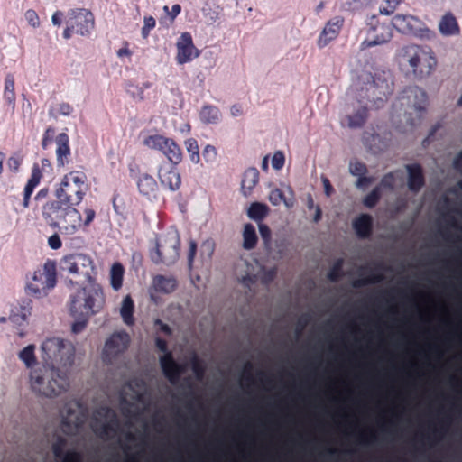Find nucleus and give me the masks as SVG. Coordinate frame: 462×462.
Here are the masks:
<instances>
[{
  "instance_id": "5701e85b",
  "label": "nucleus",
  "mask_w": 462,
  "mask_h": 462,
  "mask_svg": "<svg viewBox=\"0 0 462 462\" xmlns=\"http://www.w3.org/2000/svg\"><path fill=\"white\" fill-rule=\"evenodd\" d=\"M55 143L57 166L64 167L70 161L69 137L66 133H60L56 136Z\"/></svg>"
},
{
  "instance_id": "c9c22d12",
  "label": "nucleus",
  "mask_w": 462,
  "mask_h": 462,
  "mask_svg": "<svg viewBox=\"0 0 462 462\" xmlns=\"http://www.w3.org/2000/svg\"><path fill=\"white\" fill-rule=\"evenodd\" d=\"M169 143L163 154L173 165H178L182 160L181 148L173 139Z\"/></svg>"
},
{
  "instance_id": "b1692460",
  "label": "nucleus",
  "mask_w": 462,
  "mask_h": 462,
  "mask_svg": "<svg viewBox=\"0 0 462 462\" xmlns=\"http://www.w3.org/2000/svg\"><path fill=\"white\" fill-rule=\"evenodd\" d=\"M353 228L359 238H368L373 232V217L369 214H361L353 221Z\"/></svg>"
},
{
  "instance_id": "603ef678",
  "label": "nucleus",
  "mask_w": 462,
  "mask_h": 462,
  "mask_svg": "<svg viewBox=\"0 0 462 462\" xmlns=\"http://www.w3.org/2000/svg\"><path fill=\"white\" fill-rule=\"evenodd\" d=\"M156 25V21L152 16L144 17V24L142 28V36L147 38L151 30Z\"/></svg>"
},
{
  "instance_id": "e433bc0d",
  "label": "nucleus",
  "mask_w": 462,
  "mask_h": 462,
  "mask_svg": "<svg viewBox=\"0 0 462 462\" xmlns=\"http://www.w3.org/2000/svg\"><path fill=\"white\" fill-rule=\"evenodd\" d=\"M368 117V109L366 107L359 108L354 115L347 116L348 125L351 128L362 127Z\"/></svg>"
},
{
  "instance_id": "a18cd8bd",
  "label": "nucleus",
  "mask_w": 462,
  "mask_h": 462,
  "mask_svg": "<svg viewBox=\"0 0 462 462\" xmlns=\"http://www.w3.org/2000/svg\"><path fill=\"white\" fill-rule=\"evenodd\" d=\"M164 138L165 136L161 134H152L145 137L143 143L146 147L159 151V149L162 148V143Z\"/></svg>"
},
{
  "instance_id": "49530a36",
  "label": "nucleus",
  "mask_w": 462,
  "mask_h": 462,
  "mask_svg": "<svg viewBox=\"0 0 462 462\" xmlns=\"http://www.w3.org/2000/svg\"><path fill=\"white\" fill-rule=\"evenodd\" d=\"M76 320L71 326V330L74 334L82 332L88 322L90 317H85L80 315H71Z\"/></svg>"
},
{
  "instance_id": "473e14b6",
  "label": "nucleus",
  "mask_w": 462,
  "mask_h": 462,
  "mask_svg": "<svg viewBox=\"0 0 462 462\" xmlns=\"http://www.w3.org/2000/svg\"><path fill=\"white\" fill-rule=\"evenodd\" d=\"M258 237L254 226L248 223L244 226L243 231V247L251 250L256 246Z\"/></svg>"
},
{
  "instance_id": "8fccbe9b",
  "label": "nucleus",
  "mask_w": 462,
  "mask_h": 462,
  "mask_svg": "<svg viewBox=\"0 0 462 462\" xmlns=\"http://www.w3.org/2000/svg\"><path fill=\"white\" fill-rule=\"evenodd\" d=\"M202 156L207 162H212L217 159V151L215 146L208 144L202 151Z\"/></svg>"
},
{
  "instance_id": "aec40b11",
  "label": "nucleus",
  "mask_w": 462,
  "mask_h": 462,
  "mask_svg": "<svg viewBox=\"0 0 462 462\" xmlns=\"http://www.w3.org/2000/svg\"><path fill=\"white\" fill-rule=\"evenodd\" d=\"M66 446L67 439L59 436L51 447L55 458L61 462H82L83 457L81 453L76 450H68L65 452L64 448Z\"/></svg>"
},
{
  "instance_id": "774afa93",
  "label": "nucleus",
  "mask_w": 462,
  "mask_h": 462,
  "mask_svg": "<svg viewBox=\"0 0 462 462\" xmlns=\"http://www.w3.org/2000/svg\"><path fill=\"white\" fill-rule=\"evenodd\" d=\"M155 345H156V347L161 351V352H163L164 355L167 354L169 351L168 349V344H167V341L163 338H161V337H157L155 339Z\"/></svg>"
},
{
  "instance_id": "ea45409f",
  "label": "nucleus",
  "mask_w": 462,
  "mask_h": 462,
  "mask_svg": "<svg viewBox=\"0 0 462 462\" xmlns=\"http://www.w3.org/2000/svg\"><path fill=\"white\" fill-rule=\"evenodd\" d=\"M381 197L382 190L380 189V186H376L372 189V191L369 194H367L364 198L363 204L365 205V207L368 208H373L377 205Z\"/></svg>"
},
{
  "instance_id": "6ab92c4d",
  "label": "nucleus",
  "mask_w": 462,
  "mask_h": 462,
  "mask_svg": "<svg viewBox=\"0 0 462 462\" xmlns=\"http://www.w3.org/2000/svg\"><path fill=\"white\" fill-rule=\"evenodd\" d=\"M344 22L345 20L343 17L336 16L326 23L318 39V45L319 48H324L338 36L344 25Z\"/></svg>"
},
{
  "instance_id": "20e7f679",
  "label": "nucleus",
  "mask_w": 462,
  "mask_h": 462,
  "mask_svg": "<svg viewBox=\"0 0 462 462\" xmlns=\"http://www.w3.org/2000/svg\"><path fill=\"white\" fill-rule=\"evenodd\" d=\"M78 289L69 297L70 315L91 317L100 312L105 304V295L100 285L94 282Z\"/></svg>"
},
{
  "instance_id": "a211bd4d",
  "label": "nucleus",
  "mask_w": 462,
  "mask_h": 462,
  "mask_svg": "<svg viewBox=\"0 0 462 462\" xmlns=\"http://www.w3.org/2000/svg\"><path fill=\"white\" fill-rule=\"evenodd\" d=\"M158 178L163 187L175 191L181 184L180 175L176 165L162 164L158 169Z\"/></svg>"
},
{
  "instance_id": "3c124183",
  "label": "nucleus",
  "mask_w": 462,
  "mask_h": 462,
  "mask_svg": "<svg viewBox=\"0 0 462 462\" xmlns=\"http://www.w3.org/2000/svg\"><path fill=\"white\" fill-rule=\"evenodd\" d=\"M269 200L273 206H277L285 200V196L281 189H274L269 194Z\"/></svg>"
},
{
  "instance_id": "9d476101",
  "label": "nucleus",
  "mask_w": 462,
  "mask_h": 462,
  "mask_svg": "<svg viewBox=\"0 0 462 462\" xmlns=\"http://www.w3.org/2000/svg\"><path fill=\"white\" fill-rule=\"evenodd\" d=\"M369 101L379 108L393 92V79L390 72L375 73L373 82L367 88Z\"/></svg>"
},
{
  "instance_id": "9b49d317",
  "label": "nucleus",
  "mask_w": 462,
  "mask_h": 462,
  "mask_svg": "<svg viewBox=\"0 0 462 462\" xmlns=\"http://www.w3.org/2000/svg\"><path fill=\"white\" fill-rule=\"evenodd\" d=\"M369 29L366 38L362 42V49L371 48L388 42L393 37V30L389 23H380L376 16H373L368 23Z\"/></svg>"
},
{
  "instance_id": "864d4df0",
  "label": "nucleus",
  "mask_w": 462,
  "mask_h": 462,
  "mask_svg": "<svg viewBox=\"0 0 462 462\" xmlns=\"http://www.w3.org/2000/svg\"><path fill=\"white\" fill-rule=\"evenodd\" d=\"M284 162H285L284 154L280 151L275 152L272 158L273 168L275 170H281L283 167Z\"/></svg>"
},
{
  "instance_id": "c756f323",
  "label": "nucleus",
  "mask_w": 462,
  "mask_h": 462,
  "mask_svg": "<svg viewBox=\"0 0 462 462\" xmlns=\"http://www.w3.org/2000/svg\"><path fill=\"white\" fill-rule=\"evenodd\" d=\"M107 411L112 413L109 421L103 423L99 429L95 430V432L101 438L109 437L110 433H116L120 426V422L116 412L110 409H107Z\"/></svg>"
},
{
  "instance_id": "a878e982",
  "label": "nucleus",
  "mask_w": 462,
  "mask_h": 462,
  "mask_svg": "<svg viewBox=\"0 0 462 462\" xmlns=\"http://www.w3.org/2000/svg\"><path fill=\"white\" fill-rule=\"evenodd\" d=\"M137 188L141 194L147 198H151L155 197L158 190V184L152 175L143 173L137 180Z\"/></svg>"
},
{
  "instance_id": "39448f33",
  "label": "nucleus",
  "mask_w": 462,
  "mask_h": 462,
  "mask_svg": "<svg viewBox=\"0 0 462 462\" xmlns=\"http://www.w3.org/2000/svg\"><path fill=\"white\" fill-rule=\"evenodd\" d=\"M86 181L87 175L84 172L78 171L69 172L64 175L60 187L55 190L56 199L75 208L86 194Z\"/></svg>"
},
{
  "instance_id": "dca6fc26",
  "label": "nucleus",
  "mask_w": 462,
  "mask_h": 462,
  "mask_svg": "<svg viewBox=\"0 0 462 462\" xmlns=\"http://www.w3.org/2000/svg\"><path fill=\"white\" fill-rule=\"evenodd\" d=\"M160 365L165 377L172 385H176L180 376L186 371V365L177 363L171 352L160 357Z\"/></svg>"
},
{
  "instance_id": "09e8293b",
  "label": "nucleus",
  "mask_w": 462,
  "mask_h": 462,
  "mask_svg": "<svg viewBox=\"0 0 462 462\" xmlns=\"http://www.w3.org/2000/svg\"><path fill=\"white\" fill-rule=\"evenodd\" d=\"M191 368L198 379L203 378L205 374V366L197 356H194L191 360Z\"/></svg>"
},
{
  "instance_id": "a19ab883",
  "label": "nucleus",
  "mask_w": 462,
  "mask_h": 462,
  "mask_svg": "<svg viewBox=\"0 0 462 462\" xmlns=\"http://www.w3.org/2000/svg\"><path fill=\"white\" fill-rule=\"evenodd\" d=\"M187 151L189 154L190 161L193 163H199L200 161L198 142L194 138H189L185 141Z\"/></svg>"
},
{
  "instance_id": "79ce46f5",
  "label": "nucleus",
  "mask_w": 462,
  "mask_h": 462,
  "mask_svg": "<svg viewBox=\"0 0 462 462\" xmlns=\"http://www.w3.org/2000/svg\"><path fill=\"white\" fill-rule=\"evenodd\" d=\"M343 264H344V260L342 258H339L337 259L335 263L333 264V266L330 268V270L328 271V279L330 281V282H337L339 281L344 273H343Z\"/></svg>"
},
{
  "instance_id": "ddd939ff",
  "label": "nucleus",
  "mask_w": 462,
  "mask_h": 462,
  "mask_svg": "<svg viewBox=\"0 0 462 462\" xmlns=\"http://www.w3.org/2000/svg\"><path fill=\"white\" fill-rule=\"evenodd\" d=\"M66 23L72 24L76 33L89 36L95 27V18L88 9L75 8L68 11Z\"/></svg>"
},
{
  "instance_id": "4468645a",
  "label": "nucleus",
  "mask_w": 462,
  "mask_h": 462,
  "mask_svg": "<svg viewBox=\"0 0 462 462\" xmlns=\"http://www.w3.org/2000/svg\"><path fill=\"white\" fill-rule=\"evenodd\" d=\"M398 98L402 106L412 107L417 111L425 110L428 100L426 92L417 86L405 88Z\"/></svg>"
},
{
  "instance_id": "2eb2a0df",
  "label": "nucleus",
  "mask_w": 462,
  "mask_h": 462,
  "mask_svg": "<svg viewBox=\"0 0 462 462\" xmlns=\"http://www.w3.org/2000/svg\"><path fill=\"white\" fill-rule=\"evenodd\" d=\"M51 170V161L47 158H43L41 161V166L38 163H34L32 168L31 177L29 178L24 190H23V206L24 208L29 207V202L34 189L39 185L42 178V171Z\"/></svg>"
},
{
  "instance_id": "f704fd0d",
  "label": "nucleus",
  "mask_w": 462,
  "mask_h": 462,
  "mask_svg": "<svg viewBox=\"0 0 462 462\" xmlns=\"http://www.w3.org/2000/svg\"><path fill=\"white\" fill-rule=\"evenodd\" d=\"M269 208L263 203L254 202L250 205L247 215L254 221H262L268 214Z\"/></svg>"
},
{
  "instance_id": "58836bf2",
  "label": "nucleus",
  "mask_w": 462,
  "mask_h": 462,
  "mask_svg": "<svg viewBox=\"0 0 462 462\" xmlns=\"http://www.w3.org/2000/svg\"><path fill=\"white\" fill-rule=\"evenodd\" d=\"M34 351V345H28L18 354L19 358L25 364L27 368H32L36 364V356Z\"/></svg>"
},
{
  "instance_id": "bf43d9fd",
  "label": "nucleus",
  "mask_w": 462,
  "mask_h": 462,
  "mask_svg": "<svg viewBox=\"0 0 462 462\" xmlns=\"http://www.w3.org/2000/svg\"><path fill=\"white\" fill-rule=\"evenodd\" d=\"M197 254V243L193 240L189 241V247L188 253V263L189 268H191L195 255Z\"/></svg>"
},
{
  "instance_id": "de8ad7c7",
  "label": "nucleus",
  "mask_w": 462,
  "mask_h": 462,
  "mask_svg": "<svg viewBox=\"0 0 462 462\" xmlns=\"http://www.w3.org/2000/svg\"><path fill=\"white\" fill-rule=\"evenodd\" d=\"M349 171L352 175L359 177L367 173V167L364 162L355 161L350 162Z\"/></svg>"
},
{
  "instance_id": "72a5a7b5",
  "label": "nucleus",
  "mask_w": 462,
  "mask_h": 462,
  "mask_svg": "<svg viewBox=\"0 0 462 462\" xmlns=\"http://www.w3.org/2000/svg\"><path fill=\"white\" fill-rule=\"evenodd\" d=\"M134 300H132L131 296L127 295L124 298L120 310L122 319L126 325L134 324Z\"/></svg>"
},
{
  "instance_id": "2f4dec72",
  "label": "nucleus",
  "mask_w": 462,
  "mask_h": 462,
  "mask_svg": "<svg viewBox=\"0 0 462 462\" xmlns=\"http://www.w3.org/2000/svg\"><path fill=\"white\" fill-rule=\"evenodd\" d=\"M125 269L122 263H115L110 270V284L115 291H119L123 285Z\"/></svg>"
},
{
  "instance_id": "4c0bfd02",
  "label": "nucleus",
  "mask_w": 462,
  "mask_h": 462,
  "mask_svg": "<svg viewBox=\"0 0 462 462\" xmlns=\"http://www.w3.org/2000/svg\"><path fill=\"white\" fill-rule=\"evenodd\" d=\"M4 98L13 106L15 104L14 78L12 74H7L5 79Z\"/></svg>"
},
{
  "instance_id": "7ed1b4c3",
  "label": "nucleus",
  "mask_w": 462,
  "mask_h": 462,
  "mask_svg": "<svg viewBox=\"0 0 462 462\" xmlns=\"http://www.w3.org/2000/svg\"><path fill=\"white\" fill-rule=\"evenodd\" d=\"M400 62L407 68V72L417 79L428 78L437 66V59L428 46L409 44L400 51Z\"/></svg>"
},
{
  "instance_id": "c85d7f7f",
  "label": "nucleus",
  "mask_w": 462,
  "mask_h": 462,
  "mask_svg": "<svg viewBox=\"0 0 462 462\" xmlns=\"http://www.w3.org/2000/svg\"><path fill=\"white\" fill-rule=\"evenodd\" d=\"M439 29L443 35H454L459 32V26L452 14H446L440 20Z\"/></svg>"
},
{
  "instance_id": "680f3d73",
  "label": "nucleus",
  "mask_w": 462,
  "mask_h": 462,
  "mask_svg": "<svg viewBox=\"0 0 462 462\" xmlns=\"http://www.w3.org/2000/svg\"><path fill=\"white\" fill-rule=\"evenodd\" d=\"M84 214L85 219L84 221L82 220V225L85 226H88L96 217V211L93 208H86L84 210Z\"/></svg>"
},
{
  "instance_id": "4be33fe9",
  "label": "nucleus",
  "mask_w": 462,
  "mask_h": 462,
  "mask_svg": "<svg viewBox=\"0 0 462 462\" xmlns=\"http://www.w3.org/2000/svg\"><path fill=\"white\" fill-rule=\"evenodd\" d=\"M405 169L408 173V189L413 193H418L425 185V176L421 165L419 163L406 164Z\"/></svg>"
},
{
  "instance_id": "423d86ee",
  "label": "nucleus",
  "mask_w": 462,
  "mask_h": 462,
  "mask_svg": "<svg viewBox=\"0 0 462 462\" xmlns=\"http://www.w3.org/2000/svg\"><path fill=\"white\" fill-rule=\"evenodd\" d=\"M180 238L177 231H169L156 237L155 247L150 252L151 260L156 263L171 265L180 257Z\"/></svg>"
},
{
  "instance_id": "7c9ffc66",
  "label": "nucleus",
  "mask_w": 462,
  "mask_h": 462,
  "mask_svg": "<svg viewBox=\"0 0 462 462\" xmlns=\"http://www.w3.org/2000/svg\"><path fill=\"white\" fill-rule=\"evenodd\" d=\"M221 117V112L218 107L212 105H204L199 111V118L202 123L217 124Z\"/></svg>"
},
{
  "instance_id": "1a4fd4ad",
  "label": "nucleus",
  "mask_w": 462,
  "mask_h": 462,
  "mask_svg": "<svg viewBox=\"0 0 462 462\" xmlns=\"http://www.w3.org/2000/svg\"><path fill=\"white\" fill-rule=\"evenodd\" d=\"M57 282L56 264L47 261L42 269L34 272L32 281L26 286L29 295L36 298L46 296L48 291L53 289Z\"/></svg>"
},
{
  "instance_id": "6e6d98bb",
  "label": "nucleus",
  "mask_w": 462,
  "mask_h": 462,
  "mask_svg": "<svg viewBox=\"0 0 462 462\" xmlns=\"http://www.w3.org/2000/svg\"><path fill=\"white\" fill-rule=\"evenodd\" d=\"M25 18H26L28 23L30 25H32V27L35 28L40 25L39 16L34 10H32V9L27 10L25 13Z\"/></svg>"
},
{
  "instance_id": "bb28decb",
  "label": "nucleus",
  "mask_w": 462,
  "mask_h": 462,
  "mask_svg": "<svg viewBox=\"0 0 462 462\" xmlns=\"http://www.w3.org/2000/svg\"><path fill=\"white\" fill-rule=\"evenodd\" d=\"M413 22L415 18L411 15L396 14L389 24L401 33L409 34L414 32Z\"/></svg>"
},
{
  "instance_id": "f8f14e48",
  "label": "nucleus",
  "mask_w": 462,
  "mask_h": 462,
  "mask_svg": "<svg viewBox=\"0 0 462 462\" xmlns=\"http://www.w3.org/2000/svg\"><path fill=\"white\" fill-rule=\"evenodd\" d=\"M130 336L125 331L113 333L106 341L102 356L106 364L112 365L128 348Z\"/></svg>"
},
{
  "instance_id": "0e129e2a",
  "label": "nucleus",
  "mask_w": 462,
  "mask_h": 462,
  "mask_svg": "<svg viewBox=\"0 0 462 462\" xmlns=\"http://www.w3.org/2000/svg\"><path fill=\"white\" fill-rule=\"evenodd\" d=\"M7 165L12 171L15 172L20 168L21 160L18 157L12 156L8 159Z\"/></svg>"
},
{
  "instance_id": "412c9836",
  "label": "nucleus",
  "mask_w": 462,
  "mask_h": 462,
  "mask_svg": "<svg viewBox=\"0 0 462 462\" xmlns=\"http://www.w3.org/2000/svg\"><path fill=\"white\" fill-rule=\"evenodd\" d=\"M32 301L31 299H22L17 304L13 305L9 316V319L14 325L18 327L23 326L27 318L31 315L32 309Z\"/></svg>"
},
{
  "instance_id": "6e6552de",
  "label": "nucleus",
  "mask_w": 462,
  "mask_h": 462,
  "mask_svg": "<svg viewBox=\"0 0 462 462\" xmlns=\"http://www.w3.org/2000/svg\"><path fill=\"white\" fill-rule=\"evenodd\" d=\"M61 272L68 273L80 279V282H94L95 265L90 256L84 254H70L61 258L60 262Z\"/></svg>"
},
{
  "instance_id": "cd10ccee",
  "label": "nucleus",
  "mask_w": 462,
  "mask_h": 462,
  "mask_svg": "<svg viewBox=\"0 0 462 462\" xmlns=\"http://www.w3.org/2000/svg\"><path fill=\"white\" fill-rule=\"evenodd\" d=\"M259 180V171L256 168H248L243 176L241 188L245 196H247Z\"/></svg>"
},
{
  "instance_id": "f3484780",
  "label": "nucleus",
  "mask_w": 462,
  "mask_h": 462,
  "mask_svg": "<svg viewBox=\"0 0 462 462\" xmlns=\"http://www.w3.org/2000/svg\"><path fill=\"white\" fill-rule=\"evenodd\" d=\"M177 62L179 64H185L189 62L193 57L199 55V51L195 49L192 37L189 32H183L177 42Z\"/></svg>"
},
{
  "instance_id": "13d9d810",
  "label": "nucleus",
  "mask_w": 462,
  "mask_h": 462,
  "mask_svg": "<svg viewBox=\"0 0 462 462\" xmlns=\"http://www.w3.org/2000/svg\"><path fill=\"white\" fill-rule=\"evenodd\" d=\"M276 274H277L276 268H271V269L265 270L264 273L262 277V282L264 284H269L270 282H272L274 280Z\"/></svg>"
},
{
  "instance_id": "4d7b16f0",
  "label": "nucleus",
  "mask_w": 462,
  "mask_h": 462,
  "mask_svg": "<svg viewBox=\"0 0 462 462\" xmlns=\"http://www.w3.org/2000/svg\"><path fill=\"white\" fill-rule=\"evenodd\" d=\"M53 134H54V128H52V127H48L45 130V132L43 134L42 140V146L43 149H47L49 144L51 143Z\"/></svg>"
},
{
  "instance_id": "f03ea898",
  "label": "nucleus",
  "mask_w": 462,
  "mask_h": 462,
  "mask_svg": "<svg viewBox=\"0 0 462 462\" xmlns=\"http://www.w3.org/2000/svg\"><path fill=\"white\" fill-rule=\"evenodd\" d=\"M42 216L49 226L59 228L61 234L74 235L82 226L80 212L58 199L42 206Z\"/></svg>"
},
{
  "instance_id": "37998d69",
  "label": "nucleus",
  "mask_w": 462,
  "mask_h": 462,
  "mask_svg": "<svg viewBox=\"0 0 462 462\" xmlns=\"http://www.w3.org/2000/svg\"><path fill=\"white\" fill-rule=\"evenodd\" d=\"M383 280V275L381 273H375L371 272L370 275L365 278H361L355 280L352 283L353 287L360 288L367 284L376 283Z\"/></svg>"
},
{
  "instance_id": "052dcab7",
  "label": "nucleus",
  "mask_w": 462,
  "mask_h": 462,
  "mask_svg": "<svg viewBox=\"0 0 462 462\" xmlns=\"http://www.w3.org/2000/svg\"><path fill=\"white\" fill-rule=\"evenodd\" d=\"M48 245L51 249H60L62 245L61 240L58 234H53L48 239Z\"/></svg>"
},
{
  "instance_id": "393cba45",
  "label": "nucleus",
  "mask_w": 462,
  "mask_h": 462,
  "mask_svg": "<svg viewBox=\"0 0 462 462\" xmlns=\"http://www.w3.org/2000/svg\"><path fill=\"white\" fill-rule=\"evenodd\" d=\"M178 285L177 280L172 276L158 274L152 279V287L155 291L164 294L173 292Z\"/></svg>"
},
{
  "instance_id": "f257e3e1",
  "label": "nucleus",
  "mask_w": 462,
  "mask_h": 462,
  "mask_svg": "<svg viewBox=\"0 0 462 462\" xmlns=\"http://www.w3.org/2000/svg\"><path fill=\"white\" fill-rule=\"evenodd\" d=\"M29 383L32 393L46 398H55L65 393L70 384L67 372L50 365L31 369Z\"/></svg>"
},
{
  "instance_id": "c03bdc74",
  "label": "nucleus",
  "mask_w": 462,
  "mask_h": 462,
  "mask_svg": "<svg viewBox=\"0 0 462 462\" xmlns=\"http://www.w3.org/2000/svg\"><path fill=\"white\" fill-rule=\"evenodd\" d=\"M73 112V107L66 102H62L57 106L56 108H51L49 110L50 116L57 117L58 116H68Z\"/></svg>"
},
{
  "instance_id": "69168bd1",
  "label": "nucleus",
  "mask_w": 462,
  "mask_h": 462,
  "mask_svg": "<svg viewBox=\"0 0 462 462\" xmlns=\"http://www.w3.org/2000/svg\"><path fill=\"white\" fill-rule=\"evenodd\" d=\"M374 181V178L373 177H367L365 175H361L358 177L356 182V186L357 188H363L366 185H369L371 184L372 182Z\"/></svg>"
},
{
  "instance_id": "5fc2aeb1",
  "label": "nucleus",
  "mask_w": 462,
  "mask_h": 462,
  "mask_svg": "<svg viewBox=\"0 0 462 462\" xmlns=\"http://www.w3.org/2000/svg\"><path fill=\"white\" fill-rule=\"evenodd\" d=\"M394 181H395V178H394L393 173L388 172L382 178L380 184L378 186H380L381 189H382V188H386V189H392L394 186Z\"/></svg>"
},
{
  "instance_id": "e2e57ef3",
  "label": "nucleus",
  "mask_w": 462,
  "mask_h": 462,
  "mask_svg": "<svg viewBox=\"0 0 462 462\" xmlns=\"http://www.w3.org/2000/svg\"><path fill=\"white\" fill-rule=\"evenodd\" d=\"M259 232L262 236V238L268 242L271 239V229L269 226L265 224L260 223L259 224Z\"/></svg>"
},
{
  "instance_id": "0eeeda50",
  "label": "nucleus",
  "mask_w": 462,
  "mask_h": 462,
  "mask_svg": "<svg viewBox=\"0 0 462 462\" xmlns=\"http://www.w3.org/2000/svg\"><path fill=\"white\" fill-rule=\"evenodd\" d=\"M42 365L55 366V365L67 366L74 360V348L65 340L59 337L47 338L42 342Z\"/></svg>"
},
{
  "instance_id": "338daca9",
  "label": "nucleus",
  "mask_w": 462,
  "mask_h": 462,
  "mask_svg": "<svg viewBox=\"0 0 462 462\" xmlns=\"http://www.w3.org/2000/svg\"><path fill=\"white\" fill-rule=\"evenodd\" d=\"M155 325L159 327V330L166 336H171L172 333L171 328L169 325L163 323L161 319H156Z\"/></svg>"
}]
</instances>
